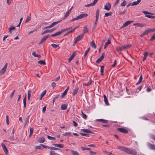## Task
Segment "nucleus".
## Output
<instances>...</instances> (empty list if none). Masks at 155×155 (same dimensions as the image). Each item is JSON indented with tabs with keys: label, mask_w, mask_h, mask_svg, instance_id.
Returning <instances> with one entry per match:
<instances>
[{
	"label": "nucleus",
	"mask_w": 155,
	"mask_h": 155,
	"mask_svg": "<svg viewBox=\"0 0 155 155\" xmlns=\"http://www.w3.org/2000/svg\"><path fill=\"white\" fill-rule=\"evenodd\" d=\"M15 26H11L10 27L8 28V32L11 34L12 33V31L15 30Z\"/></svg>",
	"instance_id": "a211bd4d"
},
{
	"label": "nucleus",
	"mask_w": 155,
	"mask_h": 155,
	"mask_svg": "<svg viewBox=\"0 0 155 155\" xmlns=\"http://www.w3.org/2000/svg\"><path fill=\"white\" fill-rule=\"evenodd\" d=\"M84 36V34H82L80 35H78L77 37L76 38L75 41L74 42L76 43L81 39Z\"/></svg>",
	"instance_id": "0eeeda50"
},
{
	"label": "nucleus",
	"mask_w": 155,
	"mask_h": 155,
	"mask_svg": "<svg viewBox=\"0 0 155 155\" xmlns=\"http://www.w3.org/2000/svg\"><path fill=\"white\" fill-rule=\"evenodd\" d=\"M104 66H102L101 67L100 71L101 72V75H103V73L104 72Z\"/></svg>",
	"instance_id": "c756f323"
},
{
	"label": "nucleus",
	"mask_w": 155,
	"mask_h": 155,
	"mask_svg": "<svg viewBox=\"0 0 155 155\" xmlns=\"http://www.w3.org/2000/svg\"><path fill=\"white\" fill-rule=\"evenodd\" d=\"M7 63H6L3 68L0 71V75H2L5 73L7 68Z\"/></svg>",
	"instance_id": "423d86ee"
},
{
	"label": "nucleus",
	"mask_w": 155,
	"mask_h": 155,
	"mask_svg": "<svg viewBox=\"0 0 155 155\" xmlns=\"http://www.w3.org/2000/svg\"><path fill=\"white\" fill-rule=\"evenodd\" d=\"M38 62V64L41 65H45L46 64L45 61H39Z\"/></svg>",
	"instance_id": "cd10ccee"
},
{
	"label": "nucleus",
	"mask_w": 155,
	"mask_h": 155,
	"mask_svg": "<svg viewBox=\"0 0 155 155\" xmlns=\"http://www.w3.org/2000/svg\"><path fill=\"white\" fill-rule=\"evenodd\" d=\"M81 113L82 114V117H83V118L85 119H86V118H87L86 115L85 114H84L83 113V111H81Z\"/></svg>",
	"instance_id": "a18cd8bd"
},
{
	"label": "nucleus",
	"mask_w": 155,
	"mask_h": 155,
	"mask_svg": "<svg viewBox=\"0 0 155 155\" xmlns=\"http://www.w3.org/2000/svg\"><path fill=\"white\" fill-rule=\"evenodd\" d=\"M88 29L87 28V27L85 26L84 27V33H85L88 32Z\"/></svg>",
	"instance_id": "4c0bfd02"
},
{
	"label": "nucleus",
	"mask_w": 155,
	"mask_h": 155,
	"mask_svg": "<svg viewBox=\"0 0 155 155\" xmlns=\"http://www.w3.org/2000/svg\"><path fill=\"white\" fill-rule=\"evenodd\" d=\"M127 4L126 1L124 0L123 2L120 4V6H125Z\"/></svg>",
	"instance_id": "2f4dec72"
},
{
	"label": "nucleus",
	"mask_w": 155,
	"mask_h": 155,
	"mask_svg": "<svg viewBox=\"0 0 155 155\" xmlns=\"http://www.w3.org/2000/svg\"><path fill=\"white\" fill-rule=\"evenodd\" d=\"M58 23V21L53 22V23H51L50 25L48 26L45 27L43 29H45L48 28H50L51 27H53L55 25H57Z\"/></svg>",
	"instance_id": "6e6552de"
},
{
	"label": "nucleus",
	"mask_w": 155,
	"mask_h": 155,
	"mask_svg": "<svg viewBox=\"0 0 155 155\" xmlns=\"http://www.w3.org/2000/svg\"><path fill=\"white\" fill-rule=\"evenodd\" d=\"M96 120L97 121L102 122L104 123H108V121L107 120L103 119H96Z\"/></svg>",
	"instance_id": "4be33fe9"
},
{
	"label": "nucleus",
	"mask_w": 155,
	"mask_h": 155,
	"mask_svg": "<svg viewBox=\"0 0 155 155\" xmlns=\"http://www.w3.org/2000/svg\"><path fill=\"white\" fill-rule=\"evenodd\" d=\"M143 13L145 15L150 14V15H153V14L152 13L146 11H143Z\"/></svg>",
	"instance_id": "ea45409f"
},
{
	"label": "nucleus",
	"mask_w": 155,
	"mask_h": 155,
	"mask_svg": "<svg viewBox=\"0 0 155 155\" xmlns=\"http://www.w3.org/2000/svg\"><path fill=\"white\" fill-rule=\"evenodd\" d=\"M143 86L141 85L139 87H138L137 88V89L136 91L137 92H138L140 91L141 90Z\"/></svg>",
	"instance_id": "c03bdc74"
},
{
	"label": "nucleus",
	"mask_w": 155,
	"mask_h": 155,
	"mask_svg": "<svg viewBox=\"0 0 155 155\" xmlns=\"http://www.w3.org/2000/svg\"><path fill=\"white\" fill-rule=\"evenodd\" d=\"M134 25H137L138 26L143 27L146 25L145 24H140L139 23H137L134 24Z\"/></svg>",
	"instance_id": "5701e85b"
},
{
	"label": "nucleus",
	"mask_w": 155,
	"mask_h": 155,
	"mask_svg": "<svg viewBox=\"0 0 155 155\" xmlns=\"http://www.w3.org/2000/svg\"><path fill=\"white\" fill-rule=\"evenodd\" d=\"M91 81L90 80L88 82L86 83L85 84V85L86 86H89L91 84Z\"/></svg>",
	"instance_id": "8fccbe9b"
},
{
	"label": "nucleus",
	"mask_w": 155,
	"mask_h": 155,
	"mask_svg": "<svg viewBox=\"0 0 155 155\" xmlns=\"http://www.w3.org/2000/svg\"><path fill=\"white\" fill-rule=\"evenodd\" d=\"M82 130L84 132L87 133H92V132L91 131L86 129H83Z\"/></svg>",
	"instance_id": "bb28decb"
},
{
	"label": "nucleus",
	"mask_w": 155,
	"mask_h": 155,
	"mask_svg": "<svg viewBox=\"0 0 155 155\" xmlns=\"http://www.w3.org/2000/svg\"><path fill=\"white\" fill-rule=\"evenodd\" d=\"M134 22V21H128L125 22V23L121 27V28L125 27L127 26L129 24Z\"/></svg>",
	"instance_id": "ddd939ff"
},
{
	"label": "nucleus",
	"mask_w": 155,
	"mask_h": 155,
	"mask_svg": "<svg viewBox=\"0 0 155 155\" xmlns=\"http://www.w3.org/2000/svg\"><path fill=\"white\" fill-rule=\"evenodd\" d=\"M54 30H55V29L53 28V29H48V30H47L48 32L51 33V32H52Z\"/></svg>",
	"instance_id": "5fc2aeb1"
},
{
	"label": "nucleus",
	"mask_w": 155,
	"mask_h": 155,
	"mask_svg": "<svg viewBox=\"0 0 155 155\" xmlns=\"http://www.w3.org/2000/svg\"><path fill=\"white\" fill-rule=\"evenodd\" d=\"M109 45V43H108L107 42H106L105 44V45H104V48L105 49Z\"/></svg>",
	"instance_id": "338daca9"
},
{
	"label": "nucleus",
	"mask_w": 155,
	"mask_h": 155,
	"mask_svg": "<svg viewBox=\"0 0 155 155\" xmlns=\"http://www.w3.org/2000/svg\"><path fill=\"white\" fill-rule=\"evenodd\" d=\"M87 14L85 13L81 14L75 18L70 20V21H72L75 20H77L79 19H81L84 17H86L87 16Z\"/></svg>",
	"instance_id": "7ed1b4c3"
},
{
	"label": "nucleus",
	"mask_w": 155,
	"mask_h": 155,
	"mask_svg": "<svg viewBox=\"0 0 155 155\" xmlns=\"http://www.w3.org/2000/svg\"><path fill=\"white\" fill-rule=\"evenodd\" d=\"M46 109V106H45L42 109V112L43 113H44L45 112V111Z\"/></svg>",
	"instance_id": "052dcab7"
},
{
	"label": "nucleus",
	"mask_w": 155,
	"mask_h": 155,
	"mask_svg": "<svg viewBox=\"0 0 155 155\" xmlns=\"http://www.w3.org/2000/svg\"><path fill=\"white\" fill-rule=\"evenodd\" d=\"M77 27H75L74 28V29L71 30L70 31H69L68 32V33H72L73 32H74V31L75 30V29L77 28Z\"/></svg>",
	"instance_id": "bf43d9fd"
},
{
	"label": "nucleus",
	"mask_w": 155,
	"mask_h": 155,
	"mask_svg": "<svg viewBox=\"0 0 155 155\" xmlns=\"http://www.w3.org/2000/svg\"><path fill=\"white\" fill-rule=\"evenodd\" d=\"M47 137L49 140H54L55 139V138L54 137H51L49 135H48Z\"/></svg>",
	"instance_id": "c9c22d12"
},
{
	"label": "nucleus",
	"mask_w": 155,
	"mask_h": 155,
	"mask_svg": "<svg viewBox=\"0 0 155 155\" xmlns=\"http://www.w3.org/2000/svg\"><path fill=\"white\" fill-rule=\"evenodd\" d=\"M112 14V13L111 12H109L106 13L105 14V15L104 16V17H107L108 16H110Z\"/></svg>",
	"instance_id": "f704fd0d"
},
{
	"label": "nucleus",
	"mask_w": 155,
	"mask_h": 155,
	"mask_svg": "<svg viewBox=\"0 0 155 155\" xmlns=\"http://www.w3.org/2000/svg\"><path fill=\"white\" fill-rule=\"evenodd\" d=\"M49 36V35H47V36H45L43 37V38H42L41 41H40L39 43V44H42L43 42H44L46 39Z\"/></svg>",
	"instance_id": "f3484780"
},
{
	"label": "nucleus",
	"mask_w": 155,
	"mask_h": 155,
	"mask_svg": "<svg viewBox=\"0 0 155 155\" xmlns=\"http://www.w3.org/2000/svg\"><path fill=\"white\" fill-rule=\"evenodd\" d=\"M67 92L66 91H65L64 92L62 93V94L61 96V98H63L67 94Z\"/></svg>",
	"instance_id": "37998d69"
},
{
	"label": "nucleus",
	"mask_w": 155,
	"mask_h": 155,
	"mask_svg": "<svg viewBox=\"0 0 155 155\" xmlns=\"http://www.w3.org/2000/svg\"><path fill=\"white\" fill-rule=\"evenodd\" d=\"M1 145L2 149L6 154L7 155L8 153V151L5 144L3 143H1Z\"/></svg>",
	"instance_id": "1a4fd4ad"
},
{
	"label": "nucleus",
	"mask_w": 155,
	"mask_h": 155,
	"mask_svg": "<svg viewBox=\"0 0 155 155\" xmlns=\"http://www.w3.org/2000/svg\"><path fill=\"white\" fill-rule=\"evenodd\" d=\"M74 58L73 57V56H71L68 59V61L69 62L71 61Z\"/></svg>",
	"instance_id": "0e129e2a"
},
{
	"label": "nucleus",
	"mask_w": 155,
	"mask_h": 155,
	"mask_svg": "<svg viewBox=\"0 0 155 155\" xmlns=\"http://www.w3.org/2000/svg\"><path fill=\"white\" fill-rule=\"evenodd\" d=\"M43 144H40L39 146H37L36 147V148L38 149H41L43 147Z\"/></svg>",
	"instance_id": "e433bc0d"
},
{
	"label": "nucleus",
	"mask_w": 155,
	"mask_h": 155,
	"mask_svg": "<svg viewBox=\"0 0 155 155\" xmlns=\"http://www.w3.org/2000/svg\"><path fill=\"white\" fill-rule=\"evenodd\" d=\"M155 39V35H153L151 37V38L150 39V41H152L153 40Z\"/></svg>",
	"instance_id": "864d4df0"
},
{
	"label": "nucleus",
	"mask_w": 155,
	"mask_h": 155,
	"mask_svg": "<svg viewBox=\"0 0 155 155\" xmlns=\"http://www.w3.org/2000/svg\"><path fill=\"white\" fill-rule=\"evenodd\" d=\"M45 138L43 137H40L38 139V142L40 143H43L45 141Z\"/></svg>",
	"instance_id": "6ab92c4d"
},
{
	"label": "nucleus",
	"mask_w": 155,
	"mask_h": 155,
	"mask_svg": "<svg viewBox=\"0 0 155 155\" xmlns=\"http://www.w3.org/2000/svg\"><path fill=\"white\" fill-rule=\"evenodd\" d=\"M49 155H58V154L55 153L54 151H51Z\"/></svg>",
	"instance_id": "58836bf2"
},
{
	"label": "nucleus",
	"mask_w": 155,
	"mask_h": 155,
	"mask_svg": "<svg viewBox=\"0 0 155 155\" xmlns=\"http://www.w3.org/2000/svg\"><path fill=\"white\" fill-rule=\"evenodd\" d=\"M73 125L74 127H76L78 126V124L76 122H75L74 121H73Z\"/></svg>",
	"instance_id": "4d7b16f0"
},
{
	"label": "nucleus",
	"mask_w": 155,
	"mask_h": 155,
	"mask_svg": "<svg viewBox=\"0 0 155 155\" xmlns=\"http://www.w3.org/2000/svg\"><path fill=\"white\" fill-rule=\"evenodd\" d=\"M51 45L54 48H55L58 47V45H56L54 44H51Z\"/></svg>",
	"instance_id": "49530a36"
},
{
	"label": "nucleus",
	"mask_w": 155,
	"mask_h": 155,
	"mask_svg": "<svg viewBox=\"0 0 155 155\" xmlns=\"http://www.w3.org/2000/svg\"><path fill=\"white\" fill-rule=\"evenodd\" d=\"M71 153L72 155H80L79 153L77 152L72 150H70Z\"/></svg>",
	"instance_id": "412c9836"
},
{
	"label": "nucleus",
	"mask_w": 155,
	"mask_h": 155,
	"mask_svg": "<svg viewBox=\"0 0 155 155\" xmlns=\"http://www.w3.org/2000/svg\"><path fill=\"white\" fill-rule=\"evenodd\" d=\"M51 85H52V87L53 88H54V87H55L56 86V84L55 82H53L52 83V84H51Z\"/></svg>",
	"instance_id": "774afa93"
},
{
	"label": "nucleus",
	"mask_w": 155,
	"mask_h": 155,
	"mask_svg": "<svg viewBox=\"0 0 155 155\" xmlns=\"http://www.w3.org/2000/svg\"><path fill=\"white\" fill-rule=\"evenodd\" d=\"M117 148L120 150L132 155H136L137 152L134 150L124 146H117Z\"/></svg>",
	"instance_id": "f257e3e1"
},
{
	"label": "nucleus",
	"mask_w": 155,
	"mask_h": 155,
	"mask_svg": "<svg viewBox=\"0 0 155 155\" xmlns=\"http://www.w3.org/2000/svg\"><path fill=\"white\" fill-rule=\"evenodd\" d=\"M141 0H137V1L134 2L132 3H130L128 5H127V7H128L130 6H132L134 5H137L140 3Z\"/></svg>",
	"instance_id": "20e7f679"
},
{
	"label": "nucleus",
	"mask_w": 155,
	"mask_h": 155,
	"mask_svg": "<svg viewBox=\"0 0 155 155\" xmlns=\"http://www.w3.org/2000/svg\"><path fill=\"white\" fill-rule=\"evenodd\" d=\"M71 10H68L66 13V14L64 17V18H63V20H64L66 18H67L69 15V14L70 13Z\"/></svg>",
	"instance_id": "393cba45"
},
{
	"label": "nucleus",
	"mask_w": 155,
	"mask_h": 155,
	"mask_svg": "<svg viewBox=\"0 0 155 155\" xmlns=\"http://www.w3.org/2000/svg\"><path fill=\"white\" fill-rule=\"evenodd\" d=\"M31 90H28V100H29L30 98L31 97Z\"/></svg>",
	"instance_id": "c85d7f7f"
},
{
	"label": "nucleus",
	"mask_w": 155,
	"mask_h": 155,
	"mask_svg": "<svg viewBox=\"0 0 155 155\" xmlns=\"http://www.w3.org/2000/svg\"><path fill=\"white\" fill-rule=\"evenodd\" d=\"M46 90H45L41 94V96L42 97H43L46 94Z\"/></svg>",
	"instance_id": "6e6d98bb"
},
{
	"label": "nucleus",
	"mask_w": 155,
	"mask_h": 155,
	"mask_svg": "<svg viewBox=\"0 0 155 155\" xmlns=\"http://www.w3.org/2000/svg\"><path fill=\"white\" fill-rule=\"evenodd\" d=\"M58 97V95H56L55 97L54 98V99L53 100V103L54 104L55 100L57 99Z\"/></svg>",
	"instance_id": "69168bd1"
},
{
	"label": "nucleus",
	"mask_w": 155,
	"mask_h": 155,
	"mask_svg": "<svg viewBox=\"0 0 155 155\" xmlns=\"http://www.w3.org/2000/svg\"><path fill=\"white\" fill-rule=\"evenodd\" d=\"M49 149L50 150H58V148L54 147H49Z\"/></svg>",
	"instance_id": "de8ad7c7"
},
{
	"label": "nucleus",
	"mask_w": 155,
	"mask_h": 155,
	"mask_svg": "<svg viewBox=\"0 0 155 155\" xmlns=\"http://www.w3.org/2000/svg\"><path fill=\"white\" fill-rule=\"evenodd\" d=\"M120 0H116L115 2L114 3V6H116L118 3V2H119Z\"/></svg>",
	"instance_id": "e2e57ef3"
},
{
	"label": "nucleus",
	"mask_w": 155,
	"mask_h": 155,
	"mask_svg": "<svg viewBox=\"0 0 155 155\" xmlns=\"http://www.w3.org/2000/svg\"><path fill=\"white\" fill-rule=\"evenodd\" d=\"M79 90L78 87L77 86H76L75 88L74 89L73 92L72 94L73 95H75L78 92Z\"/></svg>",
	"instance_id": "dca6fc26"
},
{
	"label": "nucleus",
	"mask_w": 155,
	"mask_h": 155,
	"mask_svg": "<svg viewBox=\"0 0 155 155\" xmlns=\"http://www.w3.org/2000/svg\"><path fill=\"white\" fill-rule=\"evenodd\" d=\"M15 90H14L12 92V93H11V95H10V97L11 98H12L14 95V93L15 92Z\"/></svg>",
	"instance_id": "680f3d73"
},
{
	"label": "nucleus",
	"mask_w": 155,
	"mask_h": 155,
	"mask_svg": "<svg viewBox=\"0 0 155 155\" xmlns=\"http://www.w3.org/2000/svg\"><path fill=\"white\" fill-rule=\"evenodd\" d=\"M111 8V5L109 3L107 2L105 5L104 9L106 10H110Z\"/></svg>",
	"instance_id": "9d476101"
},
{
	"label": "nucleus",
	"mask_w": 155,
	"mask_h": 155,
	"mask_svg": "<svg viewBox=\"0 0 155 155\" xmlns=\"http://www.w3.org/2000/svg\"><path fill=\"white\" fill-rule=\"evenodd\" d=\"M90 46L96 49V46L95 44L93 41H92L90 43Z\"/></svg>",
	"instance_id": "b1692460"
},
{
	"label": "nucleus",
	"mask_w": 155,
	"mask_h": 155,
	"mask_svg": "<svg viewBox=\"0 0 155 155\" xmlns=\"http://www.w3.org/2000/svg\"><path fill=\"white\" fill-rule=\"evenodd\" d=\"M104 101L105 104L106 105H109V103L108 101V100L106 97V96L105 95H104Z\"/></svg>",
	"instance_id": "a878e982"
},
{
	"label": "nucleus",
	"mask_w": 155,
	"mask_h": 155,
	"mask_svg": "<svg viewBox=\"0 0 155 155\" xmlns=\"http://www.w3.org/2000/svg\"><path fill=\"white\" fill-rule=\"evenodd\" d=\"M145 16L150 18H155V16H152L151 15H145Z\"/></svg>",
	"instance_id": "79ce46f5"
},
{
	"label": "nucleus",
	"mask_w": 155,
	"mask_h": 155,
	"mask_svg": "<svg viewBox=\"0 0 155 155\" xmlns=\"http://www.w3.org/2000/svg\"><path fill=\"white\" fill-rule=\"evenodd\" d=\"M29 120V116H28L25 120V124H26L27 123H28Z\"/></svg>",
	"instance_id": "3c124183"
},
{
	"label": "nucleus",
	"mask_w": 155,
	"mask_h": 155,
	"mask_svg": "<svg viewBox=\"0 0 155 155\" xmlns=\"http://www.w3.org/2000/svg\"><path fill=\"white\" fill-rule=\"evenodd\" d=\"M81 148L83 150H91V149L90 148H87V147H81Z\"/></svg>",
	"instance_id": "473e14b6"
},
{
	"label": "nucleus",
	"mask_w": 155,
	"mask_h": 155,
	"mask_svg": "<svg viewBox=\"0 0 155 155\" xmlns=\"http://www.w3.org/2000/svg\"><path fill=\"white\" fill-rule=\"evenodd\" d=\"M147 145L150 149L152 150H155V145L154 144H153L150 143H148Z\"/></svg>",
	"instance_id": "9b49d317"
},
{
	"label": "nucleus",
	"mask_w": 155,
	"mask_h": 155,
	"mask_svg": "<svg viewBox=\"0 0 155 155\" xmlns=\"http://www.w3.org/2000/svg\"><path fill=\"white\" fill-rule=\"evenodd\" d=\"M150 32V29H147L142 33L141 35L140 36L141 37H142L144 35H147Z\"/></svg>",
	"instance_id": "f8f14e48"
},
{
	"label": "nucleus",
	"mask_w": 155,
	"mask_h": 155,
	"mask_svg": "<svg viewBox=\"0 0 155 155\" xmlns=\"http://www.w3.org/2000/svg\"><path fill=\"white\" fill-rule=\"evenodd\" d=\"M6 123L8 125L9 124V119H8V115H7L6 116Z\"/></svg>",
	"instance_id": "09e8293b"
},
{
	"label": "nucleus",
	"mask_w": 155,
	"mask_h": 155,
	"mask_svg": "<svg viewBox=\"0 0 155 155\" xmlns=\"http://www.w3.org/2000/svg\"><path fill=\"white\" fill-rule=\"evenodd\" d=\"M66 31V29H64L61 30V31H59V35L61 34V33Z\"/></svg>",
	"instance_id": "13d9d810"
},
{
	"label": "nucleus",
	"mask_w": 155,
	"mask_h": 155,
	"mask_svg": "<svg viewBox=\"0 0 155 155\" xmlns=\"http://www.w3.org/2000/svg\"><path fill=\"white\" fill-rule=\"evenodd\" d=\"M30 134L29 135V137H31V136L33 134V128L30 127Z\"/></svg>",
	"instance_id": "72a5a7b5"
},
{
	"label": "nucleus",
	"mask_w": 155,
	"mask_h": 155,
	"mask_svg": "<svg viewBox=\"0 0 155 155\" xmlns=\"http://www.w3.org/2000/svg\"><path fill=\"white\" fill-rule=\"evenodd\" d=\"M117 130L124 134H127L128 131L126 129L122 128H118L117 129Z\"/></svg>",
	"instance_id": "39448f33"
},
{
	"label": "nucleus",
	"mask_w": 155,
	"mask_h": 155,
	"mask_svg": "<svg viewBox=\"0 0 155 155\" xmlns=\"http://www.w3.org/2000/svg\"><path fill=\"white\" fill-rule=\"evenodd\" d=\"M99 16V12L98 10H97L96 12V21L94 24V25H96L97 23V21L98 20V19Z\"/></svg>",
	"instance_id": "2eb2a0df"
},
{
	"label": "nucleus",
	"mask_w": 155,
	"mask_h": 155,
	"mask_svg": "<svg viewBox=\"0 0 155 155\" xmlns=\"http://www.w3.org/2000/svg\"><path fill=\"white\" fill-rule=\"evenodd\" d=\"M150 137L151 139L155 140V136L153 134H151L150 135Z\"/></svg>",
	"instance_id": "603ef678"
},
{
	"label": "nucleus",
	"mask_w": 155,
	"mask_h": 155,
	"mask_svg": "<svg viewBox=\"0 0 155 155\" xmlns=\"http://www.w3.org/2000/svg\"><path fill=\"white\" fill-rule=\"evenodd\" d=\"M26 96H25V98H24L23 99V104H24V107L25 108H26Z\"/></svg>",
	"instance_id": "7c9ffc66"
},
{
	"label": "nucleus",
	"mask_w": 155,
	"mask_h": 155,
	"mask_svg": "<svg viewBox=\"0 0 155 155\" xmlns=\"http://www.w3.org/2000/svg\"><path fill=\"white\" fill-rule=\"evenodd\" d=\"M104 55L105 53H103L102 54V56L100 57L96 61V62L98 63H100L104 58Z\"/></svg>",
	"instance_id": "4468645a"
},
{
	"label": "nucleus",
	"mask_w": 155,
	"mask_h": 155,
	"mask_svg": "<svg viewBox=\"0 0 155 155\" xmlns=\"http://www.w3.org/2000/svg\"><path fill=\"white\" fill-rule=\"evenodd\" d=\"M131 45H127L125 46H119L117 48L116 50L117 51H122L125 50L128 48H130L131 47Z\"/></svg>",
	"instance_id": "f03ea898"
},
{
	"label": "nucleus",
	"mask_w": 155,
	"mask_h": 155,
	"mask_svg": "<svg viewBox=\"0 0 155 155\" xmlns=\"http://www.w3.org/2000/svg\"><path fill=\"white\" fill-rule=\"evenodd\" d=\"M68 104H62L61 107V110H65L67 108Z\"/></svg>",
	"instance_id": "aec40b11"
},
{
	"label": "nucleus",
	"mask_w": 155,
	"mask_h": 155,
	"mask_svg": "<svg viewBox=\"0 0 155 155\" xmlns=\"http://www.w3.org/2000/svg\"><path fill=\"white\" fill-rule=\"evenodd\" d=\"M30 15H31V13L30 14V16H28L25 20V22H28L30 20L31 17H30Z\"/></svg>",
	"instance_id": "a19ab883"
}]
</instances>
